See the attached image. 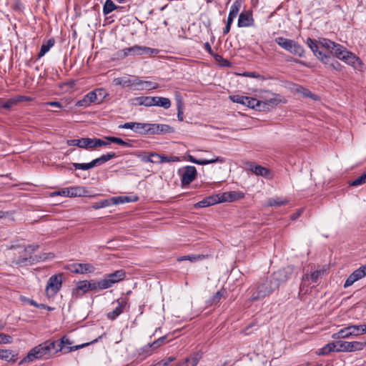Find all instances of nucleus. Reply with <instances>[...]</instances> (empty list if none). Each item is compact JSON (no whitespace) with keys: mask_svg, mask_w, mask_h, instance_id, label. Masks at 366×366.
<instances>
[{"mask_svg":"<svg viewBox=\"0 0 366 366\" xmlns=\"http://www.w3.org/2000/svg\"><path fill=\"white\" fill-rule=\"evenodd\" d=\"M91 104L92 103L89 102V99H87L86 96L85 95L81 99L78 100L76 102L75 106L77 107H87Z\"/></svg>","mask_w":366,"mask_h":366,"instance_id":"59","label":"nucleus"},{"mask_svg":"<svg viewBox=\"0 0 366 366\" xmlns=\"http://www.w3.org/2000/svg\"><path fill=\"white\" fill-rule=\"evenodd\" d=\"M146 132H140L141 134H158V124H149L147 123Z\"/></svg>","mask_w":366,"mask_h":366,"instance_id":"42","label":"nucleus"},{"mask_svg":"<svg viewBox=\"0 0 366 366\" xmlns=\"http://www.w3.org/2000/svg\"><path fill=\"white\" fill-rule=\"evenodd\" d=\"M202 356L199 353H195L186 358L184 361L179 363L182 366H197Z\"/></svg>","mask_w":366,"mask_h":366,"instance_id":"28","label":"nucleus"},{"mask_svg":"<svg viewBox=\"0 0 366 366\" xmlns=\"http://www.w3.org/2000/svg\"><path fill=\"white\" fill-rule=\"evenodd\" d=\"M337 43L328 39H322L319 41V44L322 47L327 50H329V52H327L326 54H330L332 55V50L334 47L335 46Z\"/></svg>","mask_w":366,"mask_h":366,"instance_id":"37","label":"nucleus"},{"mask_svg":"<svg viewBox=\"0 0 366 366\" xmlns=\"http://www.w3.org/2000/svg\"><path fill=\"white\" fill-rule=\"evenodd\" d=\"M46 345H47L48 347L49 348L50 351L52 352V354H56L58 352H56L57 348L59 347V340H46Z\"/></svg>","mask_w":366,"mask_h":366,"instance_id":"50","label":"nucleus"},{"mask_svg":"<svg viewBox=\"0 0 366 366\" xmlns=\"http://www.w3.org/2000/svg\"><path fill=\"white\" fill-rule=\"evenodd\" d=\"M12 337L4 333H0V344H9L12 342Z\"/></svg>","mask_w":366,"mask_h":366,"instance_id":"64","label":"nucleus"},{"mask_svg":"<svg viewBox=\"0 0 366 366\" xmlns=\"http://www.w3.org/2000/svg\"><path fill=\"white\" fill-rule=\"evenodd\" d=\"M337 341L335 342H331L327 344L323 348H322V351L320 354L321 355H326L330 352L336 351L337 349H338L337 346Z\"/></svg>","mask_w":366,"mask_h":366,"instance_id":"46","label":"nucleus"},{"mask_svg":"<svg viewBox=\"0 0 366 366\" xmlns=\"http://www.w3.org/2000/svg\"><path fill=\"white\" fill-rule=\"evenodd\" d=\"M337 352H351L363 350L366 347V342H347L338 340Z\"/></svg>","mask_w":366,"mask_h":366,"instance_id":"8","label":"nucleus"},{"mask_svg":"<svg viewBox=\"0 0 366 366\" xmlns=\"http://www.w3.org/2000/svg\"><path fill=\"white\" fill-rule=\"evenodd\" d=\"M176 360L175 357H169L157 362V366H168L171 362Z\"/></svg>","mask_w":366,"mask_h":366,"instance_id":"62","label":"nucleus"},{"mask_svg":"<svg viewBox=\"0 0 366 366\" xmlns=\"http://www.w3.org/2000/svg\"><path fill=\"white\" fill-rule=\"evenodd\" d=\"M117 202L115 199H113V197H111L109 199H102L98 202L94 203L92 205V208L94 209H99L101 208L107 207L112 205H114V203Z\"/></svg>","mask_w":366,"mask_h":366,"instance_id":"30","label":"nucleus"},{"mask_svg":"<svg viewBox=\"0 0 366 366\" xmlns=\"http://www.w3.org/2000/svg\"><path fill=\"white\" fill-rule=\"evenodd\" d=\"M219 203V198L218 194L211 195L205 197L202 201H199L195 204V207L202 208L209 207L214 204Z\"/></svg>","mask_w":366,"mask_h":366,"instance_id":"18","label":"nucleus"},{"mask_svg":"<svg viewBox=\"0 0 366 366\" xmlns=\"http://www.w3.org/2000/svg\"><path fill=\"white\" fill-rule=\"evenodd\" d=\"M87 150L96 149L95 138H81V147Z\"/></svg>","mask_w":366,"mask_h":366,"instance_id":"34","label":"nucleus"},{"mask_svg":"<svg viewBox=\"0 0 366 366\" xmlns=\"http://www.w3.org/2000/svg\"><path fill=\"white\" fill-rule=\"evenodd\" d=\"M177 102V118L179 121L182 122L184 120V104L182 97L180 94L176 96Z\"/></svg>","mask_w":366,"mask_h":366,"instance_id":"32","label":"nucleus"},{"mask_svg":"<svg viewBox=\"0 0 366 366\" xmlns=\"http://www.w3.org/2000/svg\"><path fill=\"white\" fill-rule=\"evenodd\" d=\"M117 306L112 311L107 314V317L112 321L115 320L122 313L129 303L127 297H121L117 300Z\"/></svg>","mask_w":366,"mask_h":366,"instance_id":"11","label":"nucleus"},{"mask_svg":"<svg viewBox=\"0 0 366 366\" xmlns=\"http://www.w3.org/2000/svg\"><path fill=\"white\" fill-rule=\"evenodd\" d=\"M294 268L289 265L284 268L280 269L274 272L269 277L271 281L277 285V288L282 284L285 282L292 275Z\"/></svg>","mask_w":366,"mask_h":366,"instance_id":"6","label":"nucleus"},{"mask_svg":"<svg viewBox=\"0 0 366 366\" xmlns=\"http://www.w3.org/2000/svg\"><path fill=\"white\" fill-rule=\"evenodd\" d=\"M154 350L155 349L153 348L152 343H149L140 349L139 355L147 357L151 355Z\"/></svg>","mask_w":366,"mask_h":366,"instance_id":"48","label":"nucleus"},{"mask_svg":"<svg viewBox=\"0 0 366 366\" xmlns=\"http://www.w3.org/2000/svg\"><path fill=\"white\" fill-rule=\"evenodd\" d=\"M55 40L54 38H51L46 41V42H44L41 46L39 53L38 54L39 58L44 56L49 49L54 45Z\"/></svg>","mask_w":366,"mask_h":366,"instance_id":"29","label":"nucleus"},{"mask_svg":"<svg viewBox=\"0 0 366 366\" xmlns=\"http://www.w3.org/2000/svg\"><path fill=\"white\" fill-rule=\"evenodd\" d=\"M274 41L280 47L290 54L299 57H303L305 56L303 46L295 41L282 36L277 37Z\"/></svg>","mask_w":366,"mask_h":366,"instance_id":"3","label":"nucleus"},{"mask_svg":"<svg viewBox=\"0 0 366 366\" xmlns=\"http://www.w3.org/2000/svg\"><path fill=\"white\" fill-rule=\"evenodd\" d=\"M98 290H104V287L102 286V280L98 282L83 280L79 281L76 287L73 289V294L77 295L79 291H81L82 294H85L89 291H97Z\"/></svg>","mask_w":366,"mask_h":366,"instance_id":"7","label":"nucleus"},{"mask_svg":"<svg viewBox=\"0 0 366 366\" xmlns=\"http://www.w3.org/2000/svg\"><path fill=\"white\" fill-rule=\"evenodd\" d=\"M115 84L122 85L123 86H129L133 83L130 79H120L117 78L114 79Z\"/></svg>","mask_w":366,"mask_h":366,"instance_id":"58","label":"nucleus"},{"mask_svg":"<svg viewBox=\"0 0 366 366\" xmlns=\"http://www.w3.org/2000/svg\"><path fill=\"white\" fill-rule=\"evenodd\" d=\"M0 359L14 362L17 360V353H14L10 350H0Z\"/></svg>","mask_w":366,"mask_h":366,"instance_id":"25","label":"nucleus"},{"mask_svg":"<svg viewBox=\"0 0 366 366\" xmlns=\"http://www.w3.org/2000/svg\"><path fill=\"white\" fill-rule=\"evenodd\" d=\"M151 97H137L132 98L129 102L130 104L132 106L137 107V106H144V107H150L151 102Z\"/></svg>","mask_w":366,"mask_h":366,"instance_id":"21","label":"nucleus"},{"mask_svg":"<svg viewBox=\"0 0 366 366\" xmlns=\"http://www.w3.org/2000/svg\"><path fill=\"white\" fill-rule=\"evenodd\" d=\"M260 102L264 104V109H262V111H267L280 104L281 100L274 97L265 101H260Z\"/></svg>","mask_w":366,"mask_h":366,"instance_id":"36","label":"nucleus"},{"mask_svg":"<svg viewBox=\"0 0 366 366\" xmlns=\"http://www.w3.org/2000/svg\"><path fill=\"white\" fill-rule=\"evenodd\" d=\"M145 84V89H156L159 87V84L155 82H152L149 81H138L136 83V85Z\"/></svg>","mask_w":366,"mask_h":366,"instance_id":"57","label":"nucleus"},{"mask_svg":"<svg viewBox=\"0 0 366 366\" xmlns=\"http://www.w3.org/2000/svg\"><path fill=\"white\" fill-rule=\"evenodd\" d=\"M157 107L169 109L171 107V101L169 98L159 97Z\"/></svg>","mask_w":366,"mask_h":366,"instance_id":"53","label":"nucleus"},{"mask_svg":"<svg viewBox=\"0 0 366 366\" xmlns=\"http://www.w3.org/2000/svg\"><path fill=\"white\" fill-rule=\"evenodd\" d=\"M154 156L157 159V163L171 162L179 160V158L177 157L159 155L158 154Z\"/></svg>","mask_w":366,"mask_h":366,"instance_id":"45","label":"nucleus"},{"mask_svg":"<svg viewBox=\"0 0 366 366\" xmlns=\"http://www.w3.org/2000/svg\"><path fill=\"white\" fill-rule=\"evenodd\" d=\"M250 170L256 175L262 177H267L269 174V170L266 167L260 165L250 164Z\"/></svg>","mask_w":366,"mask_h":366,"instance_id":"27","label":"nucleus"},{"mask_svg":"<svg viewBox=\"0 0 366 366\" xmlns=\"http://www.w3.org/2000/svg\"><path fill=\"white\" fill-rule=\"evenodd\" d=\"M287 203V200H283L280 197L270 198L267 202L268 207H280Z\"/></svg>","mask_w":366,"mask_h":366,"instance_id":"41","label":"nucleus"},{"mask_svg":"<svg viewBox=\"0 0 366 366\" xmlns=\"http://www.w3.org/2000/svg\"><path fill=\"white\" fill-rule=\"evenodd\" d=\"M101 337H102L100 336L98 338L94 340L93 341H92L90 342H86V343H84V344H81V345H75V346L67 347L66 350H64V353H69V352H71L72 351H75V350H77L79 349H81V348H84L85 347H87V346H89L91 344L97 342L99 340V339H100Z\"/></svg>","mask_w":366,"mask_h":366,"instance_id":"43","label":"nucleus"},{"mask_svg":"<svg viewBox=\"0 0 366 366\" xmlns=\"http://www.w3.org/2000/svg\"><path fill=\"white\" fill-rule=\"evenodd\" d=\"M197 169L194 166H187L181 174V182L183 186L190 184L196 177Z\"/></svg>","mask_w":366,"mask_h":366,"instance_id":"12","label":"nucleus"},{"mask_svg":"<svg viewBox=\"0 0 366 366\" xmlns=\"http://www.w3.org/2000/svg\"><path fill=\"white\" fill-rule=\"evenodd\" d=\"M174 129L173 127L168 124H158V134H165L174 132Z\"/></svg>","mask_w":366,"mask_h":366,"instance_id":"47","label":"nucleus"},{"mask_svg":"<svg viewBox=\"0 0 366 366\" xmlns=\"http://www.w3.org/2000/svg\"><path fill=\"white\" fill-rule=\"evenodd\" d=\"M72 343L73 342L68 336L64 335L59 340V347L57 348L56 352H62L63 354H65L64 350H66L67 347H71L70 345H72Z\"/></svg>","mask_w":366,"mask_h":366,"instance_id":"31","label":"nucleus"},{"mask_svg":"<svg viewBox=\"0 0 366 366\" xmlns=\"http://www.w3.org/2000/svg\"><path fill=\"white\" fill-rule=\"evenodd\" d=\"M117 9V6L112 0H107L103 6V14L107 15Z\"/></svg>","mask_w":366,"mask_h":366,"instance_id":"40","label":"nucleus"},{"mask_svg":"<svg viewBox=\"0 0 366 366\" xmlns=\"http://www.w3.org/2000/svg\"><path fill=\"white\" fill-rule=\"evenodd\" d=\"M97 92H104V89H97L86 94L87 99H89L91 103L95 102L99 100V98L97 97Z\"/></svg>","mask_w":366,"mask_h":366,"instance_id":"52","label":"nucleus"},{"mask_svg":"<svg viewBox=\"0 0 366 366\" xmlns=\"http://www.w3.org/2000/svg\"><path fill=\"white\" fill-rule=\"evenodd\" d=\"M306 44L312 50L315 56L320 60V57L323 56L325 53L319 49L320 46L317 41L310 37H308L306 40Z\"/></svg>","mask_w":366,"mask_h":366,"instance_id":"19","label":"nucleus"},{"mask_svg":"<svg viewBox=\"0 0 366 366\" xmlns=\"http://www.w3.org/2000/svg\"><path fill=\"white\" fill-rule=\"evenodd\" d=\"M122 52L124 53V56H127L129 55L137 56L144 54L149 56H152L153 55L159 54V50L157 49H153L145 46L134 45L132 47L124 48L122 50Z\"/></svg>","mask_w":366,"mask_h":366,"instance_id":"4","label":"nucleus"},{"mask_svg":"<svg viewBox=\"0 0 366 366\" xmlns=\"http://www.w3.org/2000/svg\"><path fill=\"white\" fill-rule=\"evenodd\" d=\"M63 282V274L59 273L49 277L46 287V294L49 297L55 296L61 290Z\"/></svg>","mask_w":366,"mask_h":366,"instance_id":"5","label":"nucleus"},{"mask_svg":"<svg viewBox=\"0 0 366 366\" xmlns=\"http://www.w3.org/2000/svg\"><path fill=\"white\" fill-rule=\"evenodd\" d=\"M126 272L124 269H119L114 272L107 274L102 280V286L104 290L110 288L114 284L117 283L125 278Z\"/></svg>","mask_w":366,"mask_h":366,"instance_id":"9","label":"nucleus"},{"mask_svg":"<svg viewBox=\"0 0 366 366\" xmlns=\"http://www.w3.org/2000/svg\"><path fill=\"white\" fill-rule=\"evenodd\" d=\"M366 183V171L363 172L360 176H359L357 178L354 179L351 183L350 185L357 187L359 185H361L362 184Z\"/></svg>","mask_w":366,"mask_h":366,"instance_id":"54","label":"nucleus"},{"mask_svg":"<svg viewBox=\"0 0 366 366\" xmlns=\"http://www.w3.org/2000/svg\"><path fill=\"white\" fill-rule=\"evenodd\" d=\"M348 51L342 45L336 44L335 46L332 50V53L337 58L342 60V56L346 55V52Z\"/></svg>","mask_w":366,"mask_h":366,"instance_id":"39","label":"nucleus"},{"mask_svg":"<svg viewBox=\"0 0 366 366\" xmlns=\"http://www.w3.org/2000/svg\"><path fill=\"white\" fill-rule=\"evenodd\" d=\"M277 285L274 284L269 277L259 282L255 287L249 289V294L250 295L249 300L254 302L262 299L276 290Z\"/></svg>","mask_w":366,"mask_h":366,"instance_id":"1","label":"nucleus"},{"mask_svg":"<svg viewBox=\"0 0 366 366\" xmlns=\"http://www.w3.org/2000/svg\"><path fill=\"white\" fill-rule=\"evenodd\" d=\"M230 99L235 103L244 104V101H246V96H242V95H233L230 96Z\"/></svg>","mask_w":366,"mask_h":366,"instance_id":"63","label":"nucleus"},{"mask_svg":"<svg viewBox=\"0 0 366 366\" xmlns=\"http://www.w3.org/2000/svg\"><path fill=\"white\" fill-rule=\"evenodd\" d=\"M223 296L222 291H217L208 301L209 305H217L219 302L222 297Z\"/></svg>","mask_w":366,"mask_h":366,"instance_id":"56","label":"nucleus"},{"mask_svg":"<svg viewBox=\"0 0 366 366\" xmlns=\"http://www.w3.org/2000/svg\"><path fill=\"white\" fill-rule=\"evenodd\" d=\"M320 61L330 69L342 70V65L330 54H324V56L320 57Z\"/></svg>","mask_w":366,"mask_h":366,"instance_id":"15","label":"nucleus"},{"mask_svg":"<svg viewBox=\"0 0 366 366\" xmlns=\"http://www.w3.org/2000/svg\"><path fill=\"white\" fill-rule=\"evenodd\" d=\"M72 165L76 169L89 170L94 168L92 162L89 163H73Z\"/></svg>","mask_w":366,"mask_h":366,"instance_id":"55","label":"nucleus"},{"mask_svg":"<svg viewBox=\"0 0 366 366\" xmlns=\"http://www.w3.org/2000/svg\"><path fill=\"white\" fill-rule=\"evenodd\" d=\"M242 6V3L240 0H235L234 2L232 4V5L230 7V11L227 17V21L229 22H233L234 19L237 16L240 8Z\"/></svg>","mask_w":366,"mask_h":366,"instance_id":"22","label":"nucleus"},{"mask_svg":"<svg viewBox=\"0 0 366 366\" xmlns=\"http://www.w3.org/2000/svg\"><path fill=\"white\" fill-rule=\"evenodd\" d=\"M211 254H190L187 255V259L190 262H197L212 257Z\"/></svg>","mask_w":366,"mask_h":366,"instance_id":"49","label":"nucleus"},{"mask_svg":"<svg viewBox=\"0 0 366 366\" xmlns=\"http://www.w3.org/2000/svg\"><path fill=\"white\" fill-rule=\"evenodd\" d=\"M54 194L69 197H87L89 196V191L84 187H72L70 188H64L59 192H55Z\"/></svg>","mask_w":366,"mask_h":366,"instance_id":"10","label":"nucleus"},{"mask_svg":"<svg viewBox=\"0 0 366 366\" xmlns=\"http://www.w3.org/2000/svg\"><path fill=\"white\" fill-rule=\"evenodd\" d=\"M224 162V158L221 157H217V158L215 159H199L198 162H197V164L199 165H206V164H212V163H214V162Z\"/></svg>","mask_w":366,"mask_h":366,"instance_id":"51","label":"nucleus"},{"mask_svg":"<svg viewBox=\"0 0 366 366\" xmlns=\"http://www.w3.org/2000/svg\"><path fill=\"white\" fill-rule=\"evenodd\" d=\"M324 270H316L313 272H312L310 274V281L313 283L317 282L318 279L322 276V274L324 273Z\"/></svg>","mask_w":366,"mask_h":366,"instance_id":"60","label":"nucleus"},{"mask_svg":"<svg viewBox=\"0 0 366 366\" xmlns=\"http://www.w3.org/2000/svg\"><path fill=\"white\" fill-rule=\"evenodd\" d=\"M218 195L219 198V203L225 202H232L242 199L244 197V194L240 191L227 192Z\"/></svg>","mask_w":366,"mask_h":366,"instance_id":"13","label":"nucleus"},{"mask_svg":"<svg viewBox=\"0 0 366 366\" xmlns=\"http://www.w3.org/2000/svg\"><path fill=\"white\" fill-rule=\"evenodd\" d=\"M19 257H14L11 260V264L17 267L31 265L34 263V259L31 255H28L26 253H20Z\"/></svg>","mask_w":366,"mask_h":366,"instance_id":"14","label":"nucleus"},{"mask_svg":"<svg viewBox=\"0 0 366 366\" xmlns=\"http://www.w3.org/2000/svg\"><path fill=\"white\" fill-rule=\"evenodd\" d=\"M52 355V352L50 351L46 342H44L37 346L32 348L19 362V365H22L26 362H31L36 359H48Z\"/></svg>","mask_w":366,"mask_h":366,"instance_id":"2","label":"nucleus"},{"mask_svg":"<svg viewBox=\"0 0 366 366\" xmlns=\"http://www.w3.org/2000/svg\"><path fill=\"white\" fill-rule=\"evenodd\" d=\"M17 104L18 103L15 96L8 99L0 98V109H4L6 110H10L13 107Z\"/></svg>","mask_w":366,"mask_h":366,"instance_id":"26","label":"nucleus"},{"mask_svg":"<svg viewBox=\"0 0 366 366\" xmlns=\"http://www.w3.org/2000/svg\"><path fill=\"white\" fill-rule=\"evenodd\" d=\"M104 139H107L109 142L119 144V145H120L122 147H132V142L133 141L131 140V139H127V141H125V140H123L121 138L116 137H112V136L105 137Z\"/></svg>","mask_w":366,"mask_h":366,"instance_id":"23","label":"nucleus"},{"mask_svg":"<svg viewBox=\"0 0 366 366\" xmlns=\"http://www.w3.org/2000/svg\"><path fill=\"white\" fill-rule=\"evenodd\" d=\"M342 60L347 64L355 66L356 62L359 61L360 59L352 52L347 51L345 56H342Z\"/></svg>","mask_w":366,"mask_h":366,"instance_id":"38","label":"nucleus"},{"mask_svg":"<svg viewBox=\"0 0 366 366\" xmlns=\"http://www.w3.org/2000/svg\"><path fill=\"white\" fill-rule=\"evenodd\" d=\"M39 246L38 244H30L27 247H21L19 246H12L11 249H19L20 251L18 252V254L20 253H24L27 254L29 252V254L28 255H31V253L34 252L39 249Z\"/></svg>","mask_w":366,"mask_h":366,"instance_id":"33","label":"nucleus"},{"mask_svg":"<svg viewBox=\"0 0 366 366\" xmlns=\"http://www.w3.org/2000/svg\"><path fill=\"white\" fill-rule=\"evenodd\" d=\"M350 336H352L351 332L350 330V327L347 326L346 327L341 329L337 332L334 333L332 335V337L333 339H345V338H348Z\"/></svg>","mask_w":366,"mask_h":366,"instance_id":"35","label":"nucleus"},{"mask_svg":"<svg viewBox=\"0 0 366 366\" xmlns=\"http://www.w3.org/2000/svg\"><path fill=\"white\" fill-rule=\"evenodd\" d=\"M352 336H358L364 334L363 325H349Z\"/></svg>","mask_w":366,"mask_h":366,"instance_id":"44","label":"nucleus"},{"mask_svg":"<svg viewBox=\"0 0 366 366\" xmlns=\"http://www.w3.org/2000/svg\"><path fill=\"white\" fill-rule=\"evenodd\" d=\"M254 23L252 14L250 11H242L240 13L238 19L237 25L239 27L250 26Z\"/></svg>","mask_w":366,"mask_h":366,"instance_id":"17","label":"nucleus"},{"mask_svg":"<svg viewBox=\"0 0 366 366\" xmlns=\"http://www.w3.org/2000/svg\"><path fill=\"white\" fill-rule=\"evenodd\" d=\"M167 336L164 335L157 340H154L153 342H152V345L153 346L154 349H157L161 345H164L166 342Z\"/></svg>","mask_w":366,"mask_h":366,"instance_id":"61","label":"nucleus"},{"mask_svg":"<svg viewBox=\"0 0 366 366\" xmlns=\"http://www.w3.org/2000/svg\"><path fill=\"white\" fill-rule=\"evenodd\" d=\"M362 278H363V277L362 276V274L360 273L359 269H355L352 274H350L349 275V277L345 280V284H344V287L347 288V287L351 286L356 281H357Z\"/></svg>","mask_w":366,"mask_h":366,"instance_id":"24","label":"nucleus"},{"mask_svg":"<svg viewBox=\"0 0 366 366\" xmlns=\"http://www.w3.org/2000/svg\"><path fill=\"white\" fill-rule=\"evenodd\" d=\"M243 105L247 106L249 108L256 109L257 111L262 112V109H264V104L261 103L260 100L253 97H246V101H244Z\"/></svg>","mask_w":366,"mask_h":366,"instance_id":"20","label":"nucleus"},{"mask_svg":"<svg viewBox=\"0 0 366 366\" xmlns=\"http://www.w3.org/2000/svg\"><path fill=\"white\" fill-rule=\"evenodd\" d=\"M95 270L94 267L88 263H76L71 265V272L76 274L92 273Z\"/></svg>","mask_w":366,"mask_h":366,"instance_id":"16","label":"nucleus"}]
</instances>
